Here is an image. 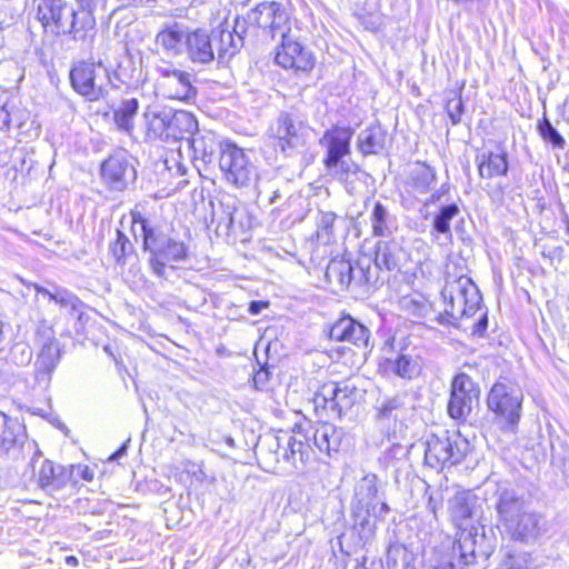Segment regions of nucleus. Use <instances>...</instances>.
Here are the masks:
<instances>
[{
    "label": "nucleus",
    "mask_w": 569,
    "mask_h": 569,
    "mask_svg": "<svg viewBox=\"0 0 569 569\" xmlns=\"http://www.w3.org/2000/svg\"><path fill=\"white\" fill-rule=\"evenodd\" d=\"M32 356V349L26 341H17L11 346L7 361L23 367L30 363Z\"/></svg>",
    "instance_id": "47"
},
{
    "label": "nucleus",
    "mask_w": 569,
    "mask_h": 569,
    "mask_svg": "<svg viewBox=\"0 0 569 569\" xmlns=\"http://www.w3.org/2000/svg\"><path fill=\"white\" fill-rule=\"evenodd\" d=\"M186 53L193 63L207 64L216 59L214 38L204 30L188 32Z\"/></svg>",
    "instance_id": "24"
},
{
    "label": "nucleus",
    "mask_w": 569,
    "mask_h": 569,
    "mask_svg": "<svg viewBox=\"0 0 569 569\" xmlns=\"http://www.w3.org/2000/svg\"><path fill=\"white\" fill-rule=\"evenodd\" d=\"M61 359V348L57 339L46 342L34 362V380L43 389L50 386L52 373Z\"/></svg>",
    "instance_id": "23"
},
{
    "label": "nucleus",
    "mask_w": 569,
    "mask_h": 569,
    "mask_svg": "<svg viewBox=\"0 0 569 569\" xmlns=\"http://www.w3.org/2000/svg\"><path fill=\"white\" fill-rule=\"evenodd\" d=\"M74 471H77L78 475L81 473L82 478L86 480H91L92 478V475L89 472L87 467L74 466Z\"/></svg>",
    "instance_id": "63"
},
{
    "label": "nucleus",
    "mask_w": 569,
    "mask_h": 569,
    "mask_svg": "<svg viewBox=\"0 0 569 569\" xmlns=\"http://www.w3.org/2000/svg\"><path fill=\"white\" fill-rule=\"evenodd\" d=\"M477 162L479 174L485 179L505 176L508 171L507 154L505 152H483L477 157Z\"/></svg>",
    "instance_id": "33"
},
{
    "label": "nucleus",
    "mask_w": 569,
    "mask_h": 569,
    "mask_svg": "<svg viewBox=\"0 0 569 569\" xmlns=\"http://www.w3.org/2000/svg\"><path fill=\"white\" fill-rule=\"evenodd\" d=\"M488 328V318L487 315L483 313L477 322L473 325L472 335L475 336H483Z\"/></svg>",
    "instance_id": "57"
},
{
    "label": "nucleus",
    "mask_w": 569,
    "mask_h": 569,
    "mask_svg": "<svg viewBox=\"0 0 569 569\" xmlns=\"http://www.w3.org/2000/svg\"><path fill=\"white\" fill-rule=\"evenodd\" d=\"M415 556L402 543H391L387 551V569H412Z\"/></svg>",
    "instance_id": "39"
},
{
    "label": "nucleus",
    "mask_w": 569,
    "mask_h": 569,
    "mask_svg": "<svg viewBox=\"0 0 569 569\" xmlns=\"http://www.w3.org/2000/svg\"><path fill=\"white\" fill-rule=\"evenodd\" d=\"M127 449H128V445L126 442L114 453L111 455L110 460H117V459L126 456Z\"/></svg>",
    "instance_id": "62"
},
{
    "label": "nucleus",
    "mask_w": 569,
    "mask_h": 569,
    "mask_svg": "<svg viewBox=\"0 0 569 569\" xmlns=\"http://www.w3.org/2000/svg\"><path fill=\"white\" fill-rule=\"evenodd\" d=\"M211 36L214 38V53L219 63L232 58L243 46L242 39L236 38L229 29H214Z\"/></svg>",
    "instance_id": "30"
},
{
    "label": "nucleus",
    "mask_w": 569,
    "mask_h": 569,
    "mask_svg": "<svg viewBox=\"0 0 569 569\" xmlns=\"http://www.w3.org/2000/svg\"><path fill=\"white\" fill-rule=\"evenodd\" d=\"M460 213V208L457 203L442 204L432 218V228L430 234L437 241L443 238L450 241L452 238L450 222Z\"/></svg>",
    "instance_id": "29"
},
{
    "label": "nucleus",
    "mask_w": 569,
    "mask_h": 569,
    "mask_svg": "<svg viewBox=\"0 0 569 569\" xmlns=\"http://www.w3.org/2000/svg\"><path fill=\"white\" fill-rule=\"evenodd\" d=\"M450 191V184L449 183H442L438 189H435L429 196L427 194L426 198L421 201L422 208L420 210L422 217L425 219L428 218L427 209L431 204L441 203L449 194Z\"/></svg>",
    "instance_id": "50"
},
{
    "label": "nucleus",
    "mask_w": 569,
    "mask_h": 569,
    "mask_svg": "<svg viewBox=\"0 0 569 569\" xmlns=\"http://www.w3.org/2000/svg\"><path fill=\"white\" fill-rule=\"evenodd\" d=\"M188 32H186L180 26L174 24L169 27L157 34L156 41L160 44L163 50L174 56L182 51L186 47V39Z\"/></svg>",
    "instance_id": "37"
},
{
    "label": "nucleus",
    "mask_w": 569,
    "mask_h": 569,
    "mask_svg": "<svg viewBox=\"0 0 569 569\" xmlns=\"http://www.w3.org/2000/svg\"><path fill=\"white\" fill-rule=\"evenodd\" d=\"M108 0H77L79 8L96 11L99 7H106Z\"/></svg>",
    "instance_id": "56"
},
{
    "label": "nucleus",
    "mask_w": 569,
    "mask_h": 569,
    "mask_svg": "<svg viewBox=\"0 0 569 569\" xmlns=\"http://www.w3.org/2000/svg\"><path fill=\"white\" fill-rule=\"evenodd\" d=\"M219 168L224 180L236 188H247L256 178V167L244 150L230 140L220 144Z\"/></svg>",
    "instance_id": "10"
},
{
    "label": "nucleus",
    "mask_w": 569,
    "mask_h": 569,
    "mask_svg": "<svg viewBox=\"0 0 569 569\" xmlns=\"http://www.w3.org/2000/svg\"><path fill=\"white\" fill-rule=\"evenodd\" d=\"M248 29H253L249 21H247V17L243 19L237 18L234 21L233 30L231 31L236 38H241L243 40V36L247 33Z\"/></svg>",
    "instance_id": "54"
},
{
    "label": "nucleus",
    "mask_w": 569,
    "mask_h": 569,
    "mask_svg": "<svg viewBox=\"0 0 569 569\" xmlns=\"http://www.w3.org/2000/svg\"><path fill=\"white\" fill-rule=\"evenodd\" d=\"M21 282L23 284H26L27 287H32L37 293H40V295H43V296H47L49 299H50V296L53 295V291L38 284V283H31V282H26L23 279H20Z\"/></svg>",
    "instance_id": "60"
},
{
    "label": "nucleus",
    "mask_w": 569,
    "mask_h": 569,
    "mask_svg": "<svg viewBox=\"0 0 569 569\" xmlns=\"http://www.w3.org/2000/svg\"><path fill=\"white\" fill-rule=\"evenodd\" d=\"M480 388L467 373L460 372L451 382L450 399L448 402L449 416L463 421L472 411L473 402L479 400Z\"/></svg>",
    "instance_id": "15"
},
{
    "label": "nucleus",
    "mask_w": 569,
    "mask_h": 569,
    "mask_svg": "<svg viewBox=\"0 0 569 569\" xmlns=\"http://www.w3.org/2000/svg\"><path fill=\"white\" fill-rule=\"evenodd\" d=\"M352 136L350 127H333L325 132L320 143L327 149L323 162L328 170L337 169L340 159L349 154Z\"/></svg>",
    "instance_id": "20"
},
{
    "label": "nucleus",
    "mask_w": 569,
    "mask_h": 569,
    "mask_svg": "<svg viewBox=\"0 0 569 569\" xmlns=\"http://www.w3.org/2000/svg\"><path fill=\"white\" fill-rule=\"evenodd\" d=\"M401 308L411 316L423 318L429 315L431 305L423 296L411 295L401 299Z\"/></svg>",
    "instance_id": "45"
},
{
    "label": "nucleus",
    "mask_w": 569,
    "mask_h": 569,
    "mask_svg": "<svg viewBox=\"0 0 569 569\" xmlns=\"http://www.w3.org/2000/svg\"><path fill=\"white\" fill-rule=\"evenodd\" d=\"M268 301H251L249 305V312L253 316L259 315L263 309L268 308Z\"/></svg>",
    "instance_id": "59"
},
{
    "label": "nucleus",
    "mask_w": 569,
    "mask_h": 569,
    "mask_svg": "<svg viewBox=\"0 0 569 569\" xmlns=\"http://www.w3.org/2000/svg\"><path fill=\"white\" fill-rule=\"evenodd\" d=\"M469 450V442L460 435L430 436L426 442L425 461L435 469L447 465H457L463 460Z\"/></svg>",
    "instance_id": "11"
},
{
    "label": "nucleus",
    "mask_w": 569,
    "mask_h": 569,
    "mask_svg": "<svg viewBox=\"0 0 569 569\" xmlns=\"http://www.w3.org/2000/svg\"><path fill=\"white\" fill-rule=\"evenodd\" d=\"M168 117L169 110L157 111L148 109L143 113V119L147 128V136L150 139H161L166 141Z\"/></svg>",
    "instance_id": "38"
},
{
    "label": "nucleus",
    "mask_w": 569,
    "mask_h": 569,
    "mask_svg": "<svg viewBox=\"0 0 569 569\" xmlns=\"http://www.w3.org/2000/svg\"><path fill=\"white\" fill-rule=\"evenodd\" d=\"M359 397V389L353 382L325 383L315 395V408L322 409L328 416L341 417L343 411L353 407Z\"/></svg>",
    "instance_id": "13"
},
{
    "label": "nucleus",
    "mask_w": 569,
    "mask_h": 569,
    "mask_svg": "<svg viewBox=\"0 0 569 569\" xmlns=\"http://www.w3.org/2000/svg\"><path fill=\"white\" fill-rule=\"evenodd\" d=\"M446 110L453 126L460 123L465 110L461 96H455L452 99H449L446 104Z\"/></svg>",
    "instance_id": "51"
},
{
    "label": "nucleus",
    "mask_w": 569,
    "mask_h": 569,
    "mask_svg": "<svg viewBox=\"0 0 569 569\" xmlns=\"http://www.w3.org/2000/svg\"><path fill=\"white\" fill-rule=\"evenodd\" d=\"M326 276L330 281L338 282L341 288H348L352 283L351 262L346 260L330 261Z\"/></svg>",
    "instance_id": "43"
},
{
    "label": "nucleus",
    "mask_w": 569,
    "mask_h": 569,
    "mask_svg": "<svg viewBox=\"0 0 569 569\" xmlns=\"http://www.w3.org/2000/svg\"><path fill=\"white\" fill-rule=\"evenodd\" d=\"M139 102L136 98L123 100L114 110L113 119L119 129L130 132L133 129V119L138 112Z\"/></svg>",
    "instance_id": "41"
},
{
    "label": "nucleus",
    "mask_w": 569,
    "mask_h": 569,
    "mask_svg": "<svg viewBox=\"0 0 569 569\" xmlns=\"http://www.w3.org/2000/svg\"><path fill=\"white\" fill-rule=\"evenodd\" d=\"M563 116L567 119V121H569V93H568L567 99L563 102Z\"/></svg>",
    "instance_id": "64"
},
{
    "label": "nucleus",
    "mask_w": 569,
    "mask_h": 569,
    "mask_svg": "<svg viewBox=\"0 0 569 569\" xmlns=\"http://www.w3.org/2000/svg\"><path fill=\"white\" fill-rule=\"evenodd\" d=\"M133 252L134 248L129 238L117 229L116 239L109 244V253L119 266H124Z\"/></svg>",
    "instance_id": "42"
},
{
    "label": "nucleus",
    "mask_w": 569,
    "mask_h": 569,
    "mask_svg": "<svg viewBox=\"0 0 569 569\" xmlns=\"http://www.w3.org/2000/svg\"><path fill=\"white\" fill-rule=\"evenodd\" d=\"M309 128L296 110L280 111L266 132L269 144L286 157L293 156L306 144Z\"/></svg>",
    "instance_id": "5"
},
{
    "label": "nucleus",
    "mask_w": 569,
    "mask_h": 569,
    "mask_svg": "<svg viewBox=\"0 0 569 569\" xmlns=\"http://www.w3.org/2000/svg\"><path fill=\"white\" fill-rule=\"evenodd\" d=\"M538 131L545 142L550 143L553 148L563 149L566 141L558 130L550 123L547 118H543L538 123Z\"/></svg>",
    "instance_id": "49"
},
{
    "label": "nucleus",
    "mask_w": 569,
    "mask_h": 569,
    "mask_svg": "<svg viewBox=\"0 0 569 569\" xmlns=\"http://www.w3.org/2000/svg\"><path fill=\"white\" fill-rule=\"evenodd\" d=\"M142 249L150 253V266L154 274L164 277L168 262H180L187 258L188 248L182 241L169 237L159 224L143 227Z\"/></svg>",
    "instance_id": "6"
},
{
    "label": "nucleus",
    "mask_w": 569,
    "mask_h": 569,
    "mask_svg": "<svg viewBox=\"0 0 569 569\" xmlns=\"http://www.w3.org/2000/svg\"><path fill=\"white\" fill-rule=\"evenodd\" d=\"M476 505L477 496L471 491H459L449 501L450 517L459 529L452 555H458L466 566L476 563L479 556L486 557L485 552L478 551L479 529L470 525Z\"/></svg>",
    "instance_id": "3"
},
{
    "label": "nucleus",
    "mask_w": 569,
    "mask_h": 569,
    "mask_svg": "<svg viewBox=\"0 0 569 569\" xmlns=\"http://www.w3.org/2000/svg\"><path fill=\"white\" fill-rule=\"evenodd\" d=\"M436 182L437 172L435 168L426 163H419L409 176L408 190L416 198H419L429 194Z\"/></svg>",
    "instance_id": "28"
},
{
    "label": "nucleus",
    "mask_w": 569,
    "mask_h": 569,
    "mask_svg": "<svg viewBox=\"0 0 569 569\" xmlns=\"http://www.w3.org/2000/svg\"><path fill=\"white\" fill-rule=\"evenodd\" d=\"M73 90L88 101L104 99L111 84L109 70L101 62L81 61L70 70Z\"/></svg>",
    "instance_id": "9"
},
{
    "label": "nucleus",
    "mask_w": 569,
    "mask_h": 569,
    "mask_svg": "<svg viewBox=\"0 0 569 569\" xmlns=\"http://www.w3.org/2000/svg\"><path fill=\"white\" fill-rule=\"evenodd\" d=\"M386 131L380 124H373L362 130L358 136V148L363 156L377 154L386 144Z\"/></svg>",
    "instance_id": "34"
},
{
    "label": "nucleus",
    "mask_w": 569,
    "mask_h": 569,
    "mask_svg": "<svg viewBox=\"0 0 569 569\" xmlns=\"http://www.w3.org/2000/svg\"><path fill=\"white\" fill-rule=\"evenodd\" d=\"M493 498L497 528L502 537L530 545L547 532V522L543 516L533 510L530 500L517 489L499 486Z\"/></svg>",
    "instance_id": "1"
},
{
    "label": "nucleus",
    "mask_w": 569,
    "mask_h": 569,
    "mask_svg": "<svg viewBox=\"0 0 569 569\" xmlns=\"http://www.w3.org/2000/svg\"><path fill=\"white\" fill-rule=\"evenodd\" d=\"M329 171L339 176L340 179H348L349 174H355L359 171V167L355 162L347 161L342 158L338 163V168Z\"/></svg>",
    "instance_id": "52"
},
{
    "label": "nucleus",
    "mask_w": 569,
    "mask_h": 569,
    "mask_svg": "<svg viewBox=\"0 0 569 569\" xmlns=\"http://www.w3.org/2000/svg\"><path fill=\"white\" fill-rule=\"evenodd\" d=\"M441 296L445 307L436 320L442 326L458 327L462 318L472 317L478 311L481 302L477 286L467 276L447 280Z\"/></svg>",
    "instance_id": "4"
},
{
    "label": "nucleus",
    "mask_w": 569,
    "mask_h": 569,
    "mask_svg": "<svg viewBox=\"0 0 569 569\" xmlns=\"http://www.w3.org/2000/svg\"><path fill=\"white\" fill-rule=\"evenodd\" d=\"M402 407V401L398 397H393L391 399H386L381 402L379 408V415L383 418H390L395 410H398Z\"/></svg>",
    "instance_id": "53"
},
{
    "label": "nucleus",
    "mask_w": 569,
    "mask_h": 569,
    "mask_svg": "<svg viewBox=\"0 0 569 569\" xmlns=\"http://www.w3.org/2000/svg\"><path fill=\"white\" fill-rule=\"evenodd\" d=\"M407 453V449L399 445V443H393L387 451H386V459H389V460H393V459H399L403 456H406Z\"/></svg>",
    "instance_id": "55"
},
{
    "label": "nucleus",
    "mask_w": 569,
    "mask_h": 569,
    "mask_svg": "<svg viewBox=\"0 0 569 569\" xmlns=\"http://www.w3.org/2000/svg\"><path fill=\"white\" fill-rule=\"evenodd\" d=\"M247 21L252 28L260 29L262 36L274 40L291 32L290 18L286 8L276 1H264L247 13Z\"/></svg>",
    "instance_id": "12"
},
{
    "label": "nucleus",
    "mask_w": 569,
    "mask_h": 569,
    "mask_svg": "<svg viewBox=\"0 0 569 569\" xmlns=\"http://www.w3.org/2000/svg\"><path fill=\"white\" fill-rule=\"evenodd\" d=\"M523 395L513 383L499 380L491 387L487 407L503 429L513 431L521 418Z\"/></svg>",
    "instance_id": "8"
},
{
    "label": "nucleus",
    "mask_w": 569,
    "mask_h": 569,
    "mask_svg": "<svg viewBox=\"0 0 569 569\" xmlns=\"http://www.w3.org/2000/svg\"><path fill=\"white\" fill-rule=\"evenodd\" d=\"M256 452L266 469L282 475L303 472L308 463L317 459L300 430L292 436H267L258 442Z\"/></svg>",
    "instance_id": "2"
},
{
    "label": "nucleus",
    "mask_w": 569,
    "mask_h": 569,
    "mask_svg": "<svg viewBox=\"0 0 569 569\" xmlns=\"http://www.w3.org/2000/svg\"><path fill=\"white\" fill-rule=\"evenodd\" d=\"M280 47L277 49L274 61L284 69L297 71H310L315 60L312 54L306 50L290 33L281 37Z\"/></svg>",
    "instance_id": "19"
},
{
    "label": "nucleus",
    "mask_w": 569,
    "mask_h": 569,
    "mask_svg": "<svg viewBox=\"0 0 569 569\" xmlns=\"http://www.w3.org/2000/svg\"><path fill=\"white\" fill-rule=\"evenodd\" d=\"M377 476L368 473L356 485L352 506H365L366 508L379 507L383 501L378 499Z\"/></svg>",
    "instance_id": "31"
},
{
    "label": "nucleus",
    "mask_w": 569,
    "mask_h": 569,
    "mask_svg": "<svg viewBox=\"0 0 569 569\" xmlns=\"http://www.w3.org/2000/svg\"><path fill=\"white\" fill-rule=\"evenodd\" d=\"M198 130L197 119L192 113L169 110L166 141L189 140Z\"/></svg>",
    "instance_id": "26"
},
{
    "label": "nucleus",
    "mask_w": 569,
    "mask_h": 569,
    "mask_svg": "<svg viewBox=\"0 0 569 569\" xmlns=\"http://www.w3.org/2000/svg\"><path fill=\"white\" fill-rule=\"evenodd\" d=\"M337 214L332 211H320L317 218L316 238L322 244H330L335 241Z\"/></svg>",
    "instance_id": "40"
},
{
    "label": "nucleus",
    "mask_w": 569,
    "mask_h": 569,
    "mask_svg": "<svg viewBox=\"0 0 569 569\" xmlns=\"http://www.w3.org/2000/svg\"><path fill=\"white\" fill-rule=\"evenodd\" d=\"M352 268V283L356 286H376L380 280L377 266L372 263V259L368 256L360 257Z\"/></svg>",
    "instance_id": "36"
},
{
    "label": "nucleus",
    "mask_w": 569,
    "mask_h": 569,
    "mask_svg": "<svg viewBox=\"0 0 569 569\" xmlns=\"http://www.w3.org/2000/svg\"><path fill=\"white\" fill-rule=\"evenodd\" d=\"M101 176L110 189L121 191L136 179V170L126 151H117L101 164Z\"/></svg>",
    "instance_id": "18"
},
{
    "label": "nucleus",
    "mask_w": 569,
    "mask_h": 569,
    "mask_svg": "<svg viewBox=\"0 0 569 569\" xmlns=\"http://www.w3.org/2000/svg\"><path fill=\"white\" fill-rule=\"evenodd\" d=\"M300 432L307 443L328 457L333 452H338L342 442L343 431L332 423L318 422L309 425Z\"/></svg>",
    "instance_id": "17"
},
{
    "label": "nucleus",
    "mask_w": 569,
    "mask_h": 569,
    "mask_svg": "<svg viewBox=\"0 0 569 569\" xmlns=\"http://www.w3.org/2000/svg\"><path fill=\"white\" fill-rule=\"evenodd\" d=\"M26 451L38 453L37 443L28 440L23 425L0 411V457L19 459Z\"/></svg>",
    "instance_id": "14"
},
{
    "label": "nucleus",
    "mask_w": 569,
    "mask_h": 569,
    "mask_svg": "<svg viewBox=\"0 0 569 569\" xmlns=\"http://www.w3.org/2000/svg\"><path fill=\"white\" fill-rule=\"evenodd\" d=\"M131 218H132V226H133V228L137 224H139L142 233H143V227L144 226H151L153 223L150 220L146 219L140 212H134L133 211L131 213Z\"/></svg>",
    "instance_id": "58"
},
{
    "label": "nucleus",
    "mask_w": 569,
    "mask_h": 569,
    "mask_svg": "<svg viewBox=\"0 0 569 569\" xmlns=\"http://www.w3.org/2000/svg\"><path fill=\"white\" fill-rule=\"evenodd\" d=\"M33 455L31 463L37 486L57 501L66 500L73 492L78 483V478L74 476V466L57 465L51 460L44 459L41 460L39 468L36 469L41 453L38 450V453L33 451Z\"/></svg>",
    "instance_id": "7"
},
{
    "label": "nucleus",
    "mask_w": 569,
    "mask_h": 569,
    "mask_svg": "<svg viewBox=\"0 0 569 569\" xmlns=\"http://www.w3.org/2000/svg\"><path fill=\"white\" fill-rule=\"evenodd\" d=\"M50 300L61 308L68 309L70 312H80L83 307V302L74 293L61 287H54Z\"/></svg>",
    "instance_id": "46"
},
{
    "label": "nucleus",
    "mask_w": 569,
    "mask_h": 569,
    "mask_svg": "<svg viewBox=\"0 0 569 569\" xmlns=\"http://www.w3.org/2000/svg\"><path fill=\"white\" fill-rule=\"evenodd\" d=\"M403 250L396 240H380L376 244L375 259L372 263L377 266V271H393L400 268Z\"/></svg>",
    "instance_id": "27"
},
{
    "label": "nucleus",
    "mask_w": 569,
    "mask_h": 569,
    "mask_svg": "<svg viewBox=\"0 0 569 569\" xmlns=\"http://www.w3.org/2000/svg\"><path fill=\"white\" fill-rule=\"evenodd\" d=\"M223 141H219L218 137L211 132L206 131L194 137H190L188 140L189 146L192 148L194 158H200L206 163H211L214 159L217 149L220 150V144Z\"/></svg>",
    "instance_id": "32"
},
{
    "label": "nucleus",
    "mask_w": 569,
    "mask_h": 569,
    "mask_svg": "<svg viewBox=\"0 0 569 569\" xmlns=\"http://www.w3.org/2000/svg\"><path fill=\"white\" fill-rule=\"evenodd\" d=\"M329 337L331 340L348 342L359 349L367 350L370 341V331L353 318L343 317L333 323Z\"/></svg>",
    "instance_id": "21"
},
{
    "label": "nucleus",
    "mask_w": 569,
    "mask_h": 569,
    "mask_svg": "<svg viewBox=\"0 0 569 569\" xmlns=\"http://www.w3.org/2000/svg\"><path fill=\"white\" fill-rule=\"evenodd\" d=\"M97 33L94 12L79 8H73L72 14L62 27L58 36H68L77 42L92 41Z\"/></svg>",
    "instance_id": "22"
},
{
    "label": "nucleus",
    "mask_w": 569,
    "mask_h": 569,
    "mask_svg": "<svg viewBox=\"0 0 569 569\" xmlns=\"http://www.w3.org/2000/svg\"><path fill=\"white\" fill-rule=\"evenodd\" d=\"M533 557L527 551H516L509 553L503 560L505 569H536Z\"/></svg>",
    "instance_id": "48"
},
{
    "label": "nucleus",
    "mask_w": 569,
    "mask_h": 569,
    "mask_svg": "<svg viewBox=\"0 0 569 569\" xmlns=\"http://www.w3.org/2000/svg\"><path fill=\"white\" fill-rule=\"evenodd\" d=\"M389 369L403 379H412L420 373L418 361L408 355H400L390 361Z\"/></svg>",
    "instance_id": "44"
},
{
    "label": "nucleus",
    "mask_w": 569,
    "mask_h": 569,
    "mask_svg": "<svg viewBox=\"0 0 569 569\" xmlns=\"http://www.w3.org/2000/svg\"><path fill=\"white\" fill-rule=\"evenodd\" d=\"M353 527L362 541L371 539L376 531L377 519L389 512L387 503L379 507L366 508L365 506H351Z\"/></svg>",
    "instance_id": "25"
},
{
    "label": "nucleus",
    "mask_w": 569,
    "mask_h": 569,
    "mask_svg": "<svg viewBox=\"0 0 569 569\" xmlns=\"http://www.w3.org/2000/svg\"><path fill=\"white\" fill-rule=\"evenodd\" d=\"M156 70L159 74L158 87L163 96L182 101H189L196 97L197 89L190 72L180 70L169 62L157 66Z\"/></svg>",
    "instance_id": "16"
},
{
    "label": "nucleus",
    "mask_w": 569,
    "mask_h": 569,
    "mask_svg": "<svg viewBox=\"0 0 569 569\" xmlns=\"http://www.w3.org/2000/svg\"><path fill=\"white\" fill-rule=\"evenodd\" d=\"M453 557L458 558V562L461 566V569H467L469 567V566L463 565L460 561V558L458 555L457 556L453 555ZM455 568H456V565L451 560H448V561H441L433 569H455Z\"/></svg>",
    "instance_id": "61"
},
{
    "label": "nucleus",
    "mask_w": 569,
    "mask_h": 569,
    "mask_svg": "<svg viewBox=\"0 0 569 569\" xmlns=\"http://www.w3.org/2000/svg\"><path fill=\"white\" fill-rule=\"evenodd\" d=\"M370 222L372 234L376 237H388L396 229V218L390 213L388 207L380 201L373 204Z\"/></svg>",
    "instance_id": "35"
}]
</instances>
